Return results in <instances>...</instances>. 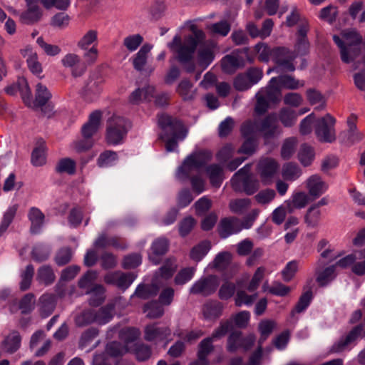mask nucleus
<instances>
[{"label": "nucleus", "instance_id": "1", "mask_svg": "<svg viewBox=\"0 0 365 365\" xmlns=\"http://www.w3.org/2000/svg\"><path fill=\"white\" fill-rule=\"evenodd\" d=\"M304 86V82L303 81L295 79L288 75L272 78L267 86L261 88L256 93L255 112L258 114H262L267 111L270 103L279 102L282 88L296 90Z\"/></svg>", "mask_w": 365, "mask_h": 365}, {"label": "nucleus", "instance_id": "2", "mask_svg": "<svg viewBox=\"0 0 365 365\" xmlns=\"http://www.w3.org/2000/svg\"><path fill=\"white\" fill-rule=\"evenodd\" d=\"M277 130V116L269 115L262 122L247 121L241 127V133L245 139L238 153L252 155L257 148V138L262 135L265 139L274 136Z\"/></svg>", "mask_w": 365, "mask_h": 365}, {"label": "nucleus", "instance_id": "3", "mask_svg": "<svg viewBox=\"0 0 365 365\" xmlns=\"http://www.w3.org/2000/svg\"><path fill=\"white\" fill-rule=\"evenodd\" d=\"M212 153L209 150H200L191 153L183 161L176 172L180 180L187 179L193 172L197 174L190 178L192 189L197 195L205 190L206 182L201 175V170L211 160Z\"/></svg>", "mask_w": 365, "mask_h": 365}, {"label": "nucleus", "instance_id": "4", "mask_svg": "<svg viewBox=\"0 0 365 365\" xmlns=\"http://www.w3.org/2000/svg\"><path fill=\"white\" fill-rule=\"evenodd\" d=\"M333 39L340 50L344 63H352L354 70L364 66V61L360 56L362 36L355 29L344 30L340 36L334 35Z\"/></svg>", "mask_w": 365, "mask_h": 365}, {"label": "nucleus", "instance_id": "5", "mask_svg": "<svg viewBox=\"0 0 365 365\" xmlns=\"http://www.w3.org/2000/svg\"><path fill=\"white\" fill-rule=\"evenodd\" d=\"M190 29L192 34L185 36L183 40L180 35L177 34L172 41L167 44L168 48L176 55L177 59L182 64L191 62L197 45L205 38V34L202 30L197 29L195 26H192Z\"/></svg>", "mask_w": 365, "mask_h": 365}, {"label": "nucleus", "instance_id": "6", "mask_svg": "<svg viewBox=\"0 0 365 365\" xmlns=\"http://www.w3.org/2000/svg\"><path fill=\"white\" fill-rule=\"evenodd\" d=\"M158 124L164 130L161 138L165 143L167 151H175L178 148V141L183 140L185 138L187 133V130L181 121L173 119L165 114L159 116Z\"/></svg>", "mask_w": 365, "mask_h": 365}, {"label": "nucleus", "instance_id": "7", "mask_svg": "<svg viewBox=\"0 0 365 365\" xmlns=\"http://www.w3.org/2000/svg\"><path fill=\"white\" fill-rule=\"evenodd\" d=\"M255 49L259 55L261 61L268 62L272 59L279 66L284 70L293 71L295 69L291 61L294 56L291 55L289 50L284 47H279L274 49L263 43H257Z\"/></svg>", "mask_w": 365, "mask_h": 365}, {"label": "nucleus", "instance_id": "8", "mask_svg": "<svg viewBox=\"0 0 365 365\" xmlns=\"http://www.w3.org/2000/svg\"><path fill=\"white\" fill-rule=\"evenodd\" d=\"M130 128V123L126 118L113 115L108 121L106 137L107 143L113 145L121 144Z\"/></svg>", "mask_w": 365, "mask_h": 365}, {"label": "nucleus", "instance_id": "9", "mask_svg": "<svg viewBox=\"0 0 365 365\" xmlns=\"http://www.w3.org/2000/svg\"><path fill=\"white\" fill-rule=\"evenodd\" d=\"M250 165H245L231 179L235 190L244 191L249 195L254 194L259 187V182L250 173Z\"/></svg>", "mask_w": 365, "mask_h": 365}, {"label": "nucleus", "instance_id": "10", "mask_svg": "<svg viewBox=\"0 0 365 365\" xmlns=\"http://www.w3.org/2000/svg\"><path fill=\"white\" fill-rule=\"evenodd\" d=\"M98 273L96 271L87 272L78 281L80 288L86 289V294H91L90 304L97 306L104 299V288L101 285H95L92 289L93 282L96 279Z\"/></svg>", "mask_w": 365, "mask_h": 365}, {"label": "nucleus", "instance_id": "11", "mask_svg": "<svg viewBox=\"0 0 365 365\" xmlns=\"http://www.w3.org/2000/svg\"><path fill=\"white\" fill-rule=\"evenodd\" d=\"M335 119L329 114L319 118L315 122V134L322 142L331 143L336 139Z\"/></svg>", "mask_w": 365, "mask_h": 365}, {"label": "nucleus", "instance_id": "12", "mask_svg": "<svg viewBox=\"0 0 365 365\" xmlns=\"http://www.w3.org/2000/svg\"><path fill=\"white\" fill-rule=\"evenodd\" d=\"M232 327L231 321L221 322L219 327L216 329L210 337L203 339L199 344L197 356L207 359L213 349L212 342L224 336Z\"/></svg>", "mask_w": 365, "mask_h": 365}, {"label": "nucleus", "instance_id": "13", "mask_svg": "<svg viewBox=\"0 0 365 365\" xmlns=\"http://www.w3.org/2000/svg\"><path fill=\"white\" fill-rule=\"evenodd\" d=\"M171 331L169 327L160 326L159 324H151L145 327L144 330L145 339L158 344L164 342L166 345L170 340Z\"/></svg>", "mask_w": 365, "mask_h": 365}, {"label": "nucleus", "instance_id": "14", "mask_svg": "<svg viewBox=\"0 0 365 365\" xmlns=\"http://www.w3.org/2000/svg\"><path fill=\"white\" fill-rule=\"evenodd\" d=\"M220 284L219 277L215 275H209L197 280L190 287V292L193 294L209 296L213 294Z\"/></svg>", "mask_w": 365, "mask_h": 365}, {"label": "nucleus", "instance_id": "15", "mask_svg": "<svg viewBox=\"0 0 365 365\" xmlns=\"http://www.w3.org/2000/svg\"><path fill=\"white\" fill-rule=\"evenodd\" d=\"M279 168L278 163L273 158H262L257 166V171L262 182L264 185L272 182L273 178L277 173Z\"/></svg>", "mask_w": 365, "mask_h": 365}, {"label": "nucleus", "instance_id": "16", "mask_svg": "<svg viewBox=\"0 0 365 365\" xmlns=\"http://www.w3.org/2000/svg\"><path fill=\"white\" fill-rule=\"evenodd\" d=\"M135 278L136 275L133 273H123L118 271L106 274L104 277V282L125 290L133 282Z\"/></svg>", "mask_w": 365, "mask_h": 365}, {"label": "nucleus", "instance_id": "17", "mask_svg": "<svg viewBox=\"0 0 365 365\" xmlns=\"http://www.w3.org/2000/svg\"><path fill=\"white\" fill-rule=\"evenodd\" d=\"M62 66L70 68L73 77L81 76L85 71L86 66L81 62L80 56L74 53L66 54L61 60Z\"/></svg>", "mask_w": 365, "mask_h": 365}, {"label": "nucleus", "instance_id": "18", "mask_svg": "<svg viewBox=\"0 0 365 365\" xmlns=\"http://www.w3.org/2000/svg\"><path fill=\"white\" fill-rule=\"evenodd\" d=\"M255 341V337L252 334L242 338L240 332H232L228 338L227 349L230 351H235L240 348L247 350L253 345Z\"/></svg>", "mask_w": 365, "mask_h": 365}, {"label": "nucleus", "instance_id": "19", "mask_svg": "<svg viewBox=\"0 0 365 365\" xmlns=\"http://www.w3.org/2000/svg\"><path fill=\"white\" fill-rule=\"evenodd\" d=\"M216 46L215 42L210 41L200 47L197 56L199 66L205 69L213 61Z\"/></svg>", "mask_w": 365, "mask_h": 365}, {"label": "nucleus", "instance_id": "20", "mask_svg": "<svg viewBox=\"0 0 365 365\" xmlns=\"http://www.w3.org/2000/svg\"><path fill=\"white\" fill-rule=\"evenodd\" d=\"M241 230L240 220L235 217L222 219L218 227L219 234L224 239L232 235L237 234Z\"/></svg>", "mask_w": 365, "mask_h": 365}, {"label": "nucleus", "instance_id": "21", "mask_svg": "<svg viewBox=\"0 0 365 365\" xmlns=\"http://www.w3.org/2000/svg\"><path fill=\"white\" fill-rule=\"evenodd\" d=\"M155 88L152 86L138 88L133 91L128 97V103L132 105H138L145 101H150L153 97Z\"/></svg>", "mask_w": 365, "mask_h": 365}, {"label": "nucleus", "instance_id": "22", "mask_svg": "<svg viewBox=\"0 0 365 365\" xmlns=\"http://www.w3.org/2000/svg\"><path fill=\"white\" fill-rule=\"evenodd\" d=\"M307 187L309 194L314 197H319L326 192L328 188L327 184L322 180L321 177L314 175L307 180Z\"/></svg>", "mask_w": 365, "mask_h": 365}, {"label": "nucleus", "instance_id": "23", "mask_svg": "<svg viewBox=\"0 0 365 365\" xmlns=\"http://www.w3.org/2000/svg\"><path fill=\"white\" fill-rule=\"evenodd\" d=\"M168 250V241L165 238L155 240L151 246V252L148 257L150 262L157 264L160 262V257L166 253Z\"/></svg>", "mask_w": 365, "mask_h": 365}, {"label": "nucleus", "instance_id": "24", "mask_svg": "<svg viewBox=\"0 0 365 365\" xmlns=\"http://www.w3.org/2000/svg\"><path fill=\"white\" fill-rule=\"evenodd\" d=\"M101 120V112L96 110L89 117V120L82 127V134L85 138H90L100 128Z\"/></svg>", "mask_w": 365, "mask_h": 365}, {"label": "nucleus", "instance_id": "25", "mask_svg": "<svg viewBox=\"0 0 365 365\" xmlns=\"http://www.w3.org/2000/svg\"><path fill=\"white\" fill-rule=\"evenodd\" d=\"M102 80L97 76H91L83 88V95L88 100H93L101 91Z\"/></svg>", "mask_w": 365, "mask_h": 365}, {"label": "nucleus", "instance_id": "26", "mask_svg": "<svg viewBox=\"0 0 365 365\" xmlns=\"http://www.w3.org/2000/svg\"><path fill=\"white\" fill-rule=\"evenodd\" d=\"M232 259V255L229 252H219L214 259L210 262L205 271L208 272L211 269H216L218 271L224 270L230 263Z\"/></svg>", "mask_w": 365, "mask_h": 365}, {"label": "nucleus", "instance_id": "27", "mask_svg": "<svg viewBox=\"0 0 365 365\" xmlns=\"http://www.w3.org/2000/svg\"><path fill=\"white\" fill-rule=\"evenodd\" d=\"M205 173L211 185L218 187L224 180L223 168L218 164H212L205 168Z\"/></svg>", "mask_w": 365, "mask_h": 365}, {"label": "nucleus", "instance_id": "28", "mask_svg": "<svg viewBox=\"0 0 365 365\" xmlns=\"http://www.w3.org/2000/svg\"><path fill=\"white\" fill-rule=\"evenodd\" d=\"M176 92L184 101H191L196 96V89L193 84L188 80H182L176 88Z\"/></svg>", "mask_w": 365, "mask_h": 365}, {"label": "nucleus", "instance_id": "29", "mask_svg": "<svg viewBox=\"0 0 365 365\" xmlns=\"http://www.w3.org/2000/svg\"><path fill=\"white\" fill-rule=\"evenodd\" d=\"M28 217L31 221V231L32 233H38L41 230L45 222L43 213L36 207L30 209Z\"/></svg>", "mask_w": 365, "mask_h": 365}, {"label": "nucleus", "instance_id": "30", "mask_svg": "<svg viewBox=\"0 0 365 365\" xmlns=\"http://www.w3.org/2000/svg\"><path fill=\"white\" fill-rule=\"evenodd\" d=\"M222 304L217 301H211L207 302L202 308V314L204 317L207 320H213L217 319L222 312Z\"/></svg>", "mask_w": 365, "mask_h": 365}, {"label": "nucleus", "instance_id": "31", "mask_svg": "<svg viewBox=\"0 0 365 365\" xmlns=\"http://www.w3.org/2000/svg\"><path fill=\"white\" fill-rule=\"evenodd\" d=\"M211 249V243L208 240H204L194 246L190 252V258L199 262L209 252Z\"/></svg>", "mask_w": 365, "mask_h": 365}, {"label": "nucleus", "instance_id": "32", "mask_svg": "<svg viewBox=\"0 0 365 365\" xmlns=\"http://www.w3.org/2000/svg\"><path fill=\"white\" fill-rule=\"evenodd\" d=\"M152 46L144 44L133 58V65L135 69L142 71L146 64Z\"/></svg>", "mask_w": 365, "mask_h": 365}, {"label": "nucleus", "instance_id": "33", "mask_svg": "<svg viewBox=\"0 0 365 365\" xmlns=\"http://www.w3.org/2000/svg\"><path fill=\"white\" fill-rule=\"evenodd\" d=\"M361 326H358L353 329L344 339H341L334 346V351L336 352H339L345 350L352 342H354L357 339V337L361 334Z\"/></svg>", "mask_w": 365, "mask_h": 365}, {"label": "nucleus", "instance_id": "34", "mask_svg": "<svg viewBox=\"0 0 365 365\" xmlns=\"http://www.w3.org/2000/svg\"><path fill=\"white\" fill-rule=\"evenodd\" d=\"M349 129L341 134L342 140L349 143L354 144L359 142L363 138V134L356 129V126L350 119L347 121Z\"/></svg>", "mask_w": 365, "mask_h": 365}, {"label": "nucleus", "instance_id": "35", "mask_svg": "<svg viewBox=\"0 0 365 365\" xmlns=\"http://www.w3.org/2000/svg\"><path fill=\"white\" fill-rule=\"evenodd\" d=\"M98 43V31L91 29L86 31L77 43L78 47L81 50H88L92 46H96Z\"/></svg>", "mask_w": 365, "mask_h": 365}, {"label": "nucleus", "instance_id": "36", "mask_svg": "<svg viewBox=\"0 0 365 365\" xmlns=\"http://www.w3.org/2000/svg\"><path fill=\"white\" fill-rule=\"evenodd\" d=\"M113 314V305H107L101 308L97 312H94V322L100 325L106 324L112 319Z\"/></svg>", "mask_w": 365, "mask_h": 365}, {"label": "nucleus", "instance_id": "37", "mask_svg": "<svg viewBox=\"0 0 365 365\" xmlns=\"http://www.w3.org/2000/svg\"><path fill=\"white\" fill-rule=\"evenodd\" d=\"M302 175V170L299 166L293 163H285L282 169V175L286 180L294 181Z\"/></svg>", "mask_w": 365, "mask_h": 365}, {"label": "nucleus", "instance_id": "38", "mask_svg": "<svg viewBox=\"0 0 365 365\" xmlns=\"http://www.w3.org/2000/svg\"><path fill=\"white\" fill-rule=\"evenodd\" d=\"M46 145L43 142H41L33 150L31 153V163L34 166H42L46 162Z\"/></svg>", "mask_w": 365, "mask_h": 365}, {"label": "nucleus", "instance_id": "39", "mask_svg": "<svg viewBox=\"0 0 365 365\" xmlns=\"http://www.w3.org/2000/svg\"><path fill=\"white\" fill-rule=\"evenodd\" d=\"M163 306L159 302L152 301L144 306L143 312L148 318H159L164 314Z\"/></svg>", "mask_w": 365, "mask_h": 365}, {"label": "nucleus", "instance_id": "40", "mask_svg": "<svg viewBox=\"0 0 365 365\" xmlns=\"http://www.w3.org/2000/svg\"><path fill=\"white\" fill-rule=\"evenodd\" d=\"M21 344V336L18 332L11 333L5 339L3 349L5 351L12 354L15 352Z\"/></svg>", "mask_w": 365, "mask_h": 365}, {"label": "nucleus", "instance_id": "41", "mask_svg": "<svg viewBox=\"0 0 365 365\" xmlns=\"http://www.w3.org/2000/svg\"><path fill=\"white\" fill-rule=\"evenodd\" d=\"M251 206V200L249 198L234 199L230 200L229 208L233 213L243 214Z\"/></svg>", "mask_w": 365, "mask_h": 365}, {"label": "nucleus", "instance_id": "42", "mask_svg": "<svg viewBox=\"0 0 365 365\" xmlns=\"http://www.w3.org/2000/svg\"><path fill=\"white\" fill-rule=\"evenodd\" d=\"M56 170L61 173L74 175L76 171V162L70 158H62L56 165Z\"/></svg>", "mask_w": 365, "mask_h": 365}, {"label": "nucleus", "instance_id": "43", "mask_svg": "<svg viewBox=\"0 0 365 365\" xmlns=\"http://www.w3.org/2000/svg\"><path fill=\"white\" fill-rule=\"evenodd\" d=\"M314 149L311 146L307 144H304L301 146L298 153V158L304 166L311 165L314 159Z\"/></svg>", "mask_w": 365, "mask_h": 365}, {"label": "nucleus", "instance_id": "44", "mask_svg": "<svg viewBox=\"0 0 365 365\" xmlns=\"http://www.w3.org/2000/svg\"><path fill=\"white\" fill-rule=\"evenodd\" d=\"M276 326L277 323L271 319H264L259 322L258 326V329L260 333L259 344L267 339L276 328Z\"/></svg>", "mask_w": 365, "mask_h": 365}, {"label": "nucleus", "instance_id": "45", "mask_svg": "<svg viewBox=\"0 0 365 365\" xmlns=\"http://www.w3.org/2000/svg\"><path fill=\"white\" fill-rule=\"evenodd\" d=\"M177 268V263L175 259H169L165 262L163 265L157 272V278L160 277L164 279L170 278Z\"/></svg>", "mask_w": 365, "mask_h": 365}, {"label": "nucleus", "instance_id": "46", "mask_svg": "<svg viewBox=\"0 0 365 365\" xmlns=\"http://www.w3.org/2000/svg\"><path fill=\"white\" fill-rule=\"evenodd\" d=\"M51 98V94L47 87L41 83L36 86L35 101L37 105L43 106Z\"/></svg>", "mask_w": 365, "mask_h": 365}, {"label": "nucleus", "instance_id": "47", "mask_svg": "<svg viewBox=\"0 0 365 365\" xmlns=\"http://www.w3.org/2000/svg\"><path fill=\"white\" fill-rule=\"evenodd\" d=\"M18 207L19 206L17 204L12 205L9 206L4 212L1 223L0 225V235L6 232L13 221V219L17 212Z\"/></svg>", "mask_w": 365, "mask_h": 365}, {"label": "nucleus", "instance_id": "48", "mask_svg": "<svg viewBox=\"0 0 365 365\" xmlns=\"http://www.w3.org/2000/svg\"><path fill=\"white\" fill-rule=\"evenodd\" d=\"M351 271L359 276L365 274V248L356 252V260L351 267Z\"/></svg>", "mask_w": 365, "mask_h": 365}, {"label": "nucleus", "instance_id": "49", "mask_svg": "<svg viewBox=\"0 0 365 365\" xmlns=\"http://www.w3.org/2000/svg\"><path fill=\"white\" fill-rule=\"evenodd\" d=\"M308 195L304 192H297L292 195L291 201L287 204V208L292 212L294 208L304 207L308 202Z\"/></svg>", "mask_w": 365, "mask_h": 365}, {"label": "nucleus", "instance_id": "50", "mask_svg": "<svg viewBox=\"0 0 365 365\" xmlns=\"http://www.w3.org/2000/svg\"><path fill=\"white\" fill-rule=\"evenodd\" d=\"M240 66L238 57L232 53L227 55L222 59V70L227 73L234 72Z\"/></svg>", "mask_w": 365, "mask_h": 365}, {"label": "nucleus", "instance_id": "51", "mask_svg": "<svg viewBox=\"0 0 365 365\" xmlns=\"http://www.w3.org/2000/svg\"><path fill=\"white\" fill-rule=\"evenodd\" d=\"M321 217V210L317 206H312L307 210L304 217V222L309 227L318 226Z\"/></svg>", "mask_w": 365, "mask_h": 365}, {"label": "nucleus", "instance_id": "52", "mask_svg": "<svg viewBox=\"0 0 365 365\" xmlns=\"http://www.w3.org/2000/svg\"><path fill=\"white\" fill-rule=\"evenodd\" d=\"M335 266H329L317 273V281L321 286H325L332 281L335 277Z\"/></svg>", "mask_w": 365, "mask_h": 365}, {"label": "nucleus", "instance_id": "53", "mask_svg": "<svg viewBox=\"0 0 365 365\" xmlns=\"http://www.w3.org/2000/svg\"><path fill=\"white\" fill-rule=\"evenodd\" d=\"M297 145V140L296 138H287L282 145L281 149V156L283 159H289L292 155L295 153L296 148Z\"/></svg>", "mask_w": 365, "mask_h": 365}, {"label": "nucleus", "instance_id": "54", "mask_svg": "<svg viewBox=\"0 0 365 365\" xmlns=\"http://www.w3.org/2000/svg\"><path fill=\"white\" fill-rule=\"evenodd\" d=\"M28 9L21 17L26 24H31L37 21L41 16V11L38 4L29 5Z\"/></svg>", "mask_w": 365, "mask_h": 365}, {"label": "nucleus", "instance_id": "55", "mask_svg": "<svg viewBox=\"0 0 365 365\" xmlns=\"http://www.w3.org/2000/svg\"><path fill=\"white\" fill-rule=\"evenodd\" d=\"M312 299V291L308 290L303 293V294L300 297L294 309L292 312V317H294L295 313H301L304 312L309 307Z\"/></svg>", "mask_w": 365, "mask_h": 365}, {"label": "nucleus", "instance_id": "56", "mask_svg": "<svg viewBox=\"0 0 365 365\" xmlns=\"http://www.w3.org/2000/svg\"><path fill=\"white\" fill-rule=\"evenodd\" d=\"M195 267H186L181 269L175 277V283L182 285L190 281L195 273Z\"/></svg>", "mask_w": 365, "mask_h": 365}, {"label": "nucleus", "instance_id": "57", "mask_svg": "<svg viewBox=\"0 0 365 365\" xmlns=\"http://www.w3.org/2000/svg\"><path fill=\"white\" fill-rule=\"evenodd\" d=\"M143 41V38L141 35L133 34L123 39V45L130 52H133L138 49Z\"/></svg>", "mask_w": 365, "mask_h": 365}, {"label": "nucleus", "instance_id": "58", "mask_svg": "<svg viewBox=\"0 0 365 365\" xmlns=\"http://www.w3.org/2000/svg\"><path fill=\"white\" fill-rule=\"evenodd\" d=\"M279 118L284 126L289 127L295 123L297 120V114L294 110L287 108H284L281 109L279 114Z\"/></svg>", "mask_w": 365, "mask_h": 365}, {"label": "nucleus", "instance_id": "59", "mask_svg": "<svg viewBox=\"0 0 365 365\" xmlns=\"http://www.w3.org/2000/svg\"><path fill=\"white\" fill-rule=\"evenodd\" d=\"M117 161V154L113 151H105L101 153L98 159V165L101 168L113 165Z\"/></svg>", "mask_w": 365, "mask_h": 365}, {"label": "nucleus", "instance_id": "60", "mask_svg": "<svg viewBox=\"0 0 365 365\" xmlns=\"http://www.w3.org/2000/svg\"><path fill=\"white\" fill-rule=\"evenodd\" d=\"M307 96L311 104H319L316 109L322 110L325 107V100L319 91L314 89H309L307 91Z\"/></svg>", "mask_w": 365, "mask_h": 365}, {"label": "nucleus", "instance_id": "61", "mask_svg": "<svg viewBox=\"0 0 365 365\" xmlns=\"http://www.w3.org/2000/svg\"><path fill=\"white\" fill-rule=\"evenodd\" d=\"M37 279L41 283L48 284L54 281L55 275L50 267L43 266L38 271Z\"/></svg>", "mask_w": 365, "mask_h": 365}, {"label": "nucleus", "instance_id": "62", "mask_svg": "<svg viewBox=\"0 0 365 365\" xmlns=\"http://www.w3.org/2000/svg\"><path fill=\"white\" fill-rule=\"evenodd\" d=\"M257 294H247L245 291H238L235 297V304L238 307L251 306L257 299Z\"/></svg>", "mask_w": 365, "mask_h": 365}, {"label": "nucleus", "instance_id": "63", "mask_svg": "<svg viewBox=\"0 0 365 365\" xmlns=\"http://www.w3.org/2000/svg\"><path fill=\"white\" fill-rule=\"evenodd\" d=\"M266 269L264 267H258L254 273L250 282H249L247 289L250 292H254L257 289L260 282L263 279Z\"/></svg>", "mask_w": 365, "mask_h": 365}, {"label": "nucleus", "instance_id": "64", "mask_svg": "<svg viewBox=\"0 0 365 365\" xmlns=\"http://www.w3.org/2000/svg\"><path fill=\"white\" fill-rule=\"evenodd\" d=\"M158 293V289L154 285H139L135 292V295L143 299H147L152 296L156 295Z\"/></svg>", "mask_w": 365, "mask_h": 365}]
</instances>
